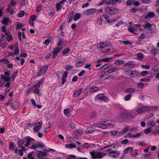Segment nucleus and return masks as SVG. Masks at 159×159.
I'll list each match as a JSON object with an SVG mask.
<instances>
[{"label": "nucleus", "instance_id": "20e7f679", "mask_svg": "<svg viewBox=\"0 0 159 159\" xmlns=\"http://www.w3.org/2000/svg\"><path fill=\"white\" fill-rule=\"evenodd\" d=\"M90 154L93 159L101 158L102 157L101 153L100 152H91Z\"/></svg>", "mask_w": 159, "mask_h": 159}, {"label": "nucleus", "instance_id": "7c9ffc66", "mask_svg": "<svg viewBox=\"0 0 159 159\" xmlns=\"http://www.w3.org/2000/svg\"><path fill=\"white\" fill-rule=\"evenodd\" d=\"M81 17L79 13H76L74 16L73 18V20L75 21H76L77 20L79 19Z\"/></svg>", "mask_w": 159, "mask_h": 159}, {"label": "nucleus", "instance_id": "69168bd1", "mask_svg": "<svg viewBox=\"0 0 159 159\" xmlns=\"http://www.w3.org/2000/svg\"><path fill=\"white\" fill-rule=\"evenodd\" d=\"M19 52V48L18 47H16L15 50L14 54L16 55H18Z\"/></svg>", "mask_w": 159, "mask_h": 159}, {"label": "nucleus", "instance_id": "09e8293b", "mask_svg": "<svg viewBox=\"0 0 159 159\" xmlns=\"http://www.w3.org/2000/svg\"><path fill=\"white\" fill-rule=\"evenodd\" d=\"M64 41L62 39L60 38H59V41L57 44L58 46H59L60 45H62L64 44Z\"/></svg>", "mask_w": 159, "mask_h": 159}, {"label": "nucleus", "instance_id": "1a4fd4ad", "mask_svg": "<svg viewBox=\"0 0 159 159\" xmlns=\"http://www.w3.org/2000/svg\"><path fill=\"white\" fill-rule=\"evenodd\" d=\"M10 75V74L8 72H5V75H1L2 79L3 80L5 81V82H7L9 81L10 80V78L9 77Z\"/></svg>", "mask_w": 159, "mask_h": 159}, {"label": "nucleus", "instance_id": "2f4dec72", "mask_svg": "<svg viewBox=\"0 0 159 159\" xmlns=\"http://www.w3.org/2000/svg\"><path fill=\"white\" fill-rule=\"evenodd\" d=\"M36 152L38 154V156L41 157H43L45 155V154L44 153L39 151H37Z\"/></svg>", "mask_w": 159, "mask_h": 159}, {"label": "nucleus", "instance_id": "473e14b6", "mask_svg": "<svg viewBox=\"0 0 159 159\" xmlns=\"http://www.w3.org/2000/svg\"><path fill=\"white\" fill-rule=\"evenodd\" d=\"M42 145L40 143L36 144L34 145H32L31 146L32 149H34L37 148H39L41 147Z\"/></svg>", "mask_w": 159, "mask_h": 159}, {"label": "nucleus", "instance_id": "6e6d98bb", "mask_svg": "<svg viewBox=\"0 0 159 159\" xmlns=\"http://www.w3.org/2000/svg\"><path fill=\"white\" fill-rule=\"evenodd\" d=\"M129 127L128 126H126L124 128L123 130L122 131V133L123 134H125L126 132L128 129H129Z\"/></svg>", "mask_w": 159, "mask_h": 159}, {"label": "nucleus", "instance_id": "f3484780", "mask_svg": "<svg viewBox=\"0 0 159 159\" xmlns=\"http://www.w3.org/2000/svg\"><path fill=\"white\" fill-rule=\"evenodd\" d=\"M155 15V13L153 11L149 12L148 13L147 16H145V18H147L148 17H153Z\"/></svg>", "mask_w": 159, "mask_h": 159}, {"label": "nucleus", "instance_id": "338daca9", "mask_svg": "<svg viewBox=\"0 0 159 159\" xmlns=\"http://www.w3.org/2000/svg\"><path fill=\"white\" fill-rule=\"evenodd\" d=\"M42 7V6L41 5H39L37 7L36 11V12L38 13L40 11Z\"/></svg>", "mask_w": 159, "mask_h": 159}, {"label": "nucleus", "instance_id": "9b49d317", "mask_svg": "<svg viewBox=\"0 0 159 159\" xmlns=\"http://www.w3.org/2000/svg\"><path fill=\"white\" fill-rule=\"evenodd\" d=\"M25 141H22V140H20L18 141V147L19 148H21L23 152L25 151V148L22 145L24 144Z\"/></svg>", "mask_w": 159, "mask_h": 159}, {"label": "nucleus", "instance_id": "a878e982", "mask_svg": "<svg viewBox=\"0 0 159 159\" xmlns=\"http://www.w3.org/2000/svg\"><path fill=\"white\" fill-rule=\"evenodd\" d=\"M7 45V43L5 42L4 41H2L1 39V42L0 43V46L3 48H5Z\"/></svg>", "mask_w": 159, "mask_h": 159}, {"label": "nucleus", "instance_id": "4c0bfd02", "mask_svg": "<svg viewBox=\"0 0 159 159\" xmlns=\"http://www.w3.org/2000/svg\"><path fill=\"white\" fill-rule=\"evenodd\" d=\"M82 133V130L79 129H77L75 131L74 134L76 135H78L81 134Z\"/></svg>", "mask_w": 159, "mask_h": 159}, {"label": "nucleus", "instance_id": "58836bf2", "mask_svg": "<svg viewBox=\"0 0 159 159\" xmlns=\"http://www.w3.org/2000/svg\"><path fill=\"white\" fill-rule=\"evenodd\" d=\"M66 148H75L76 147L75 145L72 143L66 144Z\"/></svg>", "mask_w": 159, "mask_h": 159}, {"label": "nucleus", "instance_id": "13d9d810", "mask_svg": "<svg viewBox=\"0 0 159 159\" xmlns=\"http://www.w3.org/2000/svg\"><path fill=\"white\" fill-rule=\"evenodd\" d=\"M24 14V12L23 11H20L18 14V16L19 17H23Z\"/></svg>", "mask_w": 159, "mask_h": 159}, {"label": "nucleus", "instance_id": "72a5a7b5", "mask_svg": "<svg viewBox=\"0 0 159 159\" xmlns=\"http://www.w3.org/2000/svg\"><path fill=\"white\" fill-rule=\"evenodd\" d=\"M117 70V68L116 67H113L112 68L108 69L107 70V72L108 73H111L116 71Z\"/></svg>", "mask_w": 159, "mask_h": 159}, {"label": "nucleus", "instance_id": "a211bd4d", "mask_svg": "<svg viewBox=\"0 0 159 159\" xmlns=\"http://www.w3.org/2000/svg\"><path fill=\"white\" fill-rule=\"evenodd\" d=\"M156 123L153 120H151L149 121L148 124L147 125L149 127L152 128V127L154 126L155 125Z\"/></svg>", "mask_w": 159, "mask_h": 159}, {"label": "nucleus", "instance_id": "864d4df0", "mask_svg": "<svg viewBox=\"0 0 159 159\" xmlns=\"http://www.w3.org/2000/svg\"><path fill=\"white\" fill-rule=\"evenodd\" d=\"M111 66V65L106 64L103 65L102 66V68H103V69H107Z\"/></svg>", "mask_w": 159, "mask_h": 159}, {"label": "nucleus", "instance_id": "8fccbe9b", "mask_svg": "<svg viewBox=\"0 0 159 159\" xmlns=\"http://www.w3.org/2000/svg\"><path fill=\"white\" fill-rule=\"evenodd\" d=\"M137 57L141 59L143 58V55L142 53H139L137 54Z\"/></svg>", "mask_w": 159, "mask_h": 159}, {"label": "nucleus", "instance_id": "7ed1b4c3", "mask_svg": "<svg viewBox=\"0 0 159 159\" xmlns=\"http://www.w3.org/2000/svg\"><path fill=\"white\" fill-rule=\"evenodd\" d=\"M100 125V127L102 129H104L107 128V126L110 125L111 123L109 122L108 121H101L98 123H97L95 125Z\"/></svg>", "mask_w": 159, "mask_h": 159}, {"label": "nucleus", "instance_id": "b1692460", "mask_svg": "<svg viewBox=\"0 0 159 159\" xmlns=\"http://www.w3.org/2000/svg\"><path fill=\"white\" fill-rule=\"evenodd\" d=\"M152 25L149 23H147L144 25V28L145 29H148L151 28Z\"/></svg>", "mask_w": 159, "mask_h": 159}, {"label": "nucleus", "instance_id": "5701e85b", "mask_svg": "<svg viewBox=\"0 0 159 159\" xmlns=\"http://www.w3.org/2000/svg\"><path fill=\"white\" fill-rule=\"evenodd\" d=\"M112 59V57H105L103 59H102L100 60H99L98 61V62H99L100 61H103L104 62H108L111 60Z\"/></svg>", "mask_w": 159, "mask_h": 159}, {"label": "nucleus", "instance_id": "6e6552de", "mask_svg": "<svg viewBox=\"0 0 159 159\" xmlns=\"http://www.w3.org/2000/svg\"><path fill=\"white\" fill-rule=\"evenodd\" d=\"M34 139L30 137H27L25 138V141H26V143L25 144L26 147H27L28 146L30 145L31 144H34Z\"/></svg>", "mask_w": 159, "mask_h": 159}, {"label": "nucleus", "instance_id": "4be33fe9", "mask_svg": "<svg viewBox=\"0 0 159 159\" xmlns=\"http://www.w3.org/2000/svg\"><path fill=\"white\" fill-rule=\"evenodd\" d=\"M124 66L125 67L127 66L128 68H134L135 66L134 64L130 63H125Z\"/></svg>", "mask_w": 159, "mask_h": 159}, {"label": "nucleus", "instance_id": "f257e3e1", "mask_svg": "<svg viewBox=\"0 0 159 159\" xmlns=\"http://www.w3.org/2000/svg\"><path fill=\"white\" fill-rule=\"evenodd\" d=\"M97 46L100 49L104 48L101 51L102 53H105L109 52L110 49L108 48L109 45L107 44V43L105 42H100L97 44Z\"/></svg>", "mask_w": 159, "mask_h": 159}, {"label": "nucleus", "instance_id": "393cba45", "mask_svg": "<svg viewBox=\"0 0 159 159\" xmlns=\"http://www.w3.org/2000/svg\"><path fill=\"white\" fill-rule=\"evenodd\" d=\"M124 62V61L120 59H118L115 61L114 63L116 65H119L123 64Z\"/></svg>", "mask_w": 159, "mask_h": 159}, {"label": "nucleus", "instance_id": "bb28decb", "mask_svg": "<svg viewBox=\"0 0 159 159\" xmlns=\"http://www.w3.org/2000/svg\"><path fill=\"white\" fill-rule=\"evenodd\" d=\"M158 107L156 106H149V111H151L156 110L158 108Z\"/></svg>", "mask_w": 159, "mask_h": 159}, {"label": "nucleus", "instance_id": "6ab92c4d", "mask_svg": "<svg viewBox=\"0 0 159 159\" xmlns=\"http://www.w3.org/2000/svg\"><path fill=\"white\" fill-rule=\"evenodd\" d=\"M126 114L127 115V118H128L129 119L134 118V116L133 115L132 112L129 111H126Z\"/></svg>", "mask_w": 159, "mask_h": 159}, {"label": "nucleus", "instance_id": "e433bc0d", "mask_svg": "<svg viewBox=\"0 0 159 159\" xmlns=\"http://www.w3.org/2000/svg\"><path fill=\"white\" fill-rule=\"evenodd\" d=\"M84 61H80L75 64V66L79 67L82 66L84 64Z\"/></svg>", "mask_w": 159, "mask_h": 159}, {"label": "nucleus", "instance_id": "412c9836", "mask_svg": "<svg viewBox=\"0 0 159 159\" xmlns=\"http://www.w3.org/2000/svg\"><path fill=\"white\" fill-rule=\"evenodd\" d=\"M136 89L132 88H128L126 89L125 90V92L128 93H130L131 92H134Z\"/></svg>", "mask_w": 159, "mask_h": 159}, {"label": "nucleus", "instance_id": "ddd939ff", "mask_svg": "<svg viewBox=\"0 0 159 159\" xmlns=\"http://www.w3.org/2000/svg\"><path fill=\"white\" fill-rule=\"evenodd\" d=\"M130 75L132 77L136 76L139 75V73L135 70H131L129 71Z\"/></svg>", "mask_w": 159, "mask_h": 159}, {"label": "nucleus", "instance_id": "de8ad7c7", "mask_svg": "<svg viewBox=\"0 0 159 159\" xmlns=\"http://www.w3.org/2000/svg\"><path fill=\"white\" fill-rule=\"evenodd\" d=\"M73 67L72 66L67 65L66 66L65 68L67 70H72L73 68Z\"/></svg>", "mask_w": 159, "mask_h": 159}, {"label": "nucleus", "instance_id": "37998d69", "mask_svg": "<svg viewBox=\"0 0 159 159\" xmlns=\"http://www.w3.org/2000/svg\"><path fill=\"white\" fill-rule=\"evenodd\" d=\"M136 111L138 114H141L143 113L142 107H140L137 108Z\"/></svg>", "mask_w": 159, "mask_h": 159}, {"label": "nucleus", "instance_id": "2eb2a0df", "mask_svg": "<svg viewBox=\"0 0 159 159\" xmlns=\"http://www.w3.org/2000/svg\"><path fill=\"white\" fill-rule=\"evenodd\" d=\"M121 134V132L120 131H116L115 130H114L113 131H111L110 132V134L111 135H115L116 134H117V136H119Z\"/></svg>", "mask_w": 159, "mask_h": 159}, {"label": "nucleus", "instance_id": "774afa93", "mask_svg": "<svg viewBox=\"0 0 159 159\" xmlns=\"http://www.w3.org/2000/svg\"><path fill=\"white\" fill-rule=\"evenodd\" d=\"M68 74V72L66 71L64 72L62 75V78H66L67 77V75Z\"/></svg>", "mask_w": 159, "mask_h": 159}, {"label": "nucleus", "instance_id": "052dcab7", "mask_svg": "<svg viewBox=\"0 0 159 159\" xmlns=\"http://www.w3.org/2000/svg\"><path fill=\"white\" fill-rule=\"evenodd\" d=\"M11 107L14 110H16L17 108V105L15 103H13L11 104Z\"/></svg>", "mask_w": 159, "mask_h": 159}, {"label": "nucleus", "instance_id": "39448f33", "mask_svg": "<svg viewBox=\"0 0 159 159\" xmlns=\"http://www.w3.org/2000/svg\"><path fill=\"white\" fill-rule=\"evenodd\" d=\"M48 68V66H43L41 68L38 72L37 76H40L44 74L47 71Z\"/></svg>", "mask_w": 159, "mask_h": 159}, {"label": "nucleus", "instance_id": "f704fd0d", "mask_svg": "<svg viewBox=\"0 0 159 159\" xmlns=\"http://www.w3.org/2000/svg\"><path fill=\"white\" fill-rule=\"evenodd\" d=\"M10 21V20L8 18H5L4 19L2 20V24L7 25L8 23Z\"/></svg>", "mask_w": 159, "mask_h": 159}, {"label": "nucleus", "instance_id": "603ef678", "mask_svg": "<svg viewBox=\"0 0 159 159\" xmlns=\"http://www.w3.org/2000/svg\"><path fill=\"white\" fill-rule=\"evenodd\" d=\"M56 7L57 11H58L61 8L62 6L59 3H57L56 5Z\"/></svg>", "mask_w": 159, "mask_h": 159}, {"label": "nucleus", "instance_id": "aec40b11", "mask_svg": "<svg viewBox=\"0 0 159 159\" xmlns=\"http://www.w3.org/2000/svg\"><path fill=\"white\" fill-rule=\"evenodd\" d=\"M151 52L152 55L155 56L157 54L159 53V50L158 49H153L151 50Z\"/></svg>", "mask_w": 159, "mask_h": 159}, {"label": "nucleus", "instance_id": "dca6fc26", "mask_svg": "<svg viewBox=\"0 0 159 159\" xmlns=\"http://www.w3.org/2000/svg\"><path fill=\"white\" fill-rule=\"evenodd\" d=\"M74 15V12L71 11L67 19V22L68 23L70 22L72 20Z\"/></svg>", "mask_w": 159, "mask_h": 159}, {"label": "nucleus", "instance_id": "a19ab883", "mask_svg": "<svg viewBox=\"0 0 159 159\" xmlns=\"http://www.w3.org/2000/svg\"><path fill=\"white\" fill-rule=\"evenodd\" d=\"M120 117L123 119H125L127 118V115L126 111L122 112L120 114Z\"/></svg>", "mask_w": 159, "mask_h": 159}, {"label": "nucleus", "instance_id": "49530a36", "mask_svg": "<svg viewBox=\"0 0 159 159\" xmlns=\"http://www.w3.org/2000/svg\"><path fill=\"white\" fill-rule=\"evenodd\" d=\"M70 49L69 48H67L63 50L62 51V53L63 55H65L68 53L70 52Z\"/></svg>", "mask_w": 159, "mask_h": 159}, {"label": "nucleus", "instance_id": "f03ea898", "mask_svg": "<svg viewBox=\"0 0 159 159\" xmlns=\"http://www.w3.org/2000/svg\"><path fill=\"white\" fill-rule=\"evenodd\" d=\"M105 10L106 12L110 15L115 14L119 11V10L118 9L111 7H106Z\"/></svg>", "mask_w": 159, "mask_h": 159}, {"label": "nucleus", "instance_id": "79ce46f5", "mask_svg": "<svg viewBox=\"0 0 159 159\" xmlns=\"http://www.w3.org/2000/svg\"><path fill=\"white\" fill-rule=\"evenodd\" d=\"M152 131V129L151 128H148L147 129L144 130V132L145 134H147L149 133L150 132Z\"/></svg>", "mask_w": 159, "mask_h": 159}, {"label": "nucleus", "instance_id": "423d86ee", "mask_svg": "<svg viewBox=\"0 0 159 159\" xmlns=\"http://www.w3.org/2000/svg\"><path fill=\"white\" fill-rule=\"evenodd\" d=\"M42 122H35L33 124L35 125V126L33 128V130L35 132L39 131L42 128Z\"/></svg>", "mask_w": 159, "mask_h": 159}, {"label": "nucleus", "instance_id": "9d476101", "mask_svg": "<svg viewBox=\"0 0 159 159\" xmlns=\"http://www.w3.org/2000/svg\"><path fill=\"white\" fill-rule=\"evenodd\" d=\"M61 47H57L53 49V52L52 54V58H55L57 56L59 52L61 50Z\"/></svg>", "mask_w": 159, "mask_h": 159}, {"label": "nucleus", "instance_id": "bf43d9fd", "mask_svg": "<svg viewBox=\"0 0 159 159\" xmlns=\"http://www.w3.org/2000/svg\"><path fill=\"white\" fill-rule=\"evenodd\" d=\"M131 95L130 94H128L127 96H125V100L126 101H129L130 100L131 98Z\"/></svg>", "mask_w": 159, "mask_h": 159}, {"label": "nucleus", "instance_id": "680f3d73", "mask_svg": "<svg viewBox=\"0 0 159 159\" xmlns=\"http://www.w3.org/2000/svg\"><path fill=\"white\" fill-rule=\"evenodd\" d=\"M91 145L90 144L86 143L85 144H84L82 145V146L84 148H88Z\"/></svg>", "mask_w": 159, "mask_h": 159}, {"label": "nucleus", "instance_id": "5fc2aeb1", "mask_svg": "<svg viewBox=\"0 0 159 159\" xmlns=\"http://www.w3.org/2000/svg\"><path fill=\"white\" fill-rule=\"evenodd\" d=\"M94 131V129L93 128L90 129L89 128H88L87 129L86 131L87 132L91 133Z\"/></svg>", "mask_w": 159, "mask_h": 159}, {"label": "nucleus", "instance_id": "c85d7f7f", "mask_svg": "<svg viewBox=\"0 0 159 159\" xmlns=\"http://www.w3.org/2000/svg\"><path fill=\"white\" fill-rule=\"evenodd\" d=\"M133 148L132 147H129L126 148L124 151L125 153H127L129 152H132L133 151Z\"/></svg>", "mask_w": 159, "mask_h": 159}, {"label": "nucleus", "instance_id": "cd10ccee", "mask_svg": "<svg viewBox=\"0 0 159 159\" xmlns=\"http://www.w3.org/2000/svg\"><path fill=\"white\" fill-rule=\"evenodd\" d=\"M82 89H79L77 91H76L74 93V95L75 97L78 96L82 92Z\"/></svg>", "mask_w": 159, "mask_h": 159}, {"label": "nucleus", "instance_id": "4d7b16f0", "mask_svg": "<svg viewBox=\"0 0 159 159\" xmlns=\"http://www.w3.org/2000/svg\"><path fill=\"white\" fill-rule=\"evenodd\" d=\"M6 39L8 41H10L12 40V37L10 35H7L6 38Z\"/></svg>", "mask_w": 159, "mask_h": 159}, {"label": "nucleus", "instance_id": "c03bdc74", "mask_svg": "<svg viewBox=\"0 0 159 159\" xmlns=\"http://www.w3.org/2000/svg\"><path fill=\"white\" fill-rule=\"evenodd\" d=\"M135 30V29L132 27H130L128 28V31H129L134 33L135 35H137V34L134 32Z\"/></svg>", "mask_w": 159, "mask_h": 159}, {"label": "nucleus", "instance_id": "0eeeda50", "mask_svg": "<svg viewBox=\"0 0 159 159\" xmlns=\"http://www.w3.org/2000/svg\"><path fill=\"white\" fill-rule=\"evenodd\" d=\"M96 98L97 99L101 100H102L103 101L106 102H107L108 101V98L106 96H104L102 94H100L97 95L96 96Z\"/></svg>", "mask_w": 159, "mask_h": 159}, {"label": "nucleus", "instance_id": "e2e57ef3", "mask_svg": "<svg viewBox=\"0 0 159 159\" xmlns=\"http://www.w3.org/2000/svg\"><path fill=\"white\" fill-rule=\"evenodd\" d=\"M138 10V9L136 7H132L130 9V11L133 13L136 12Z\"/></svg>", "mask_w": 159, "mask_h": 159}, {"label": "nucleus", "instance_id": "c9c22d12", "mask_svg": "<svg viewBox=\"0 0 159 159\" xmlns=\"http://www.w3.org/2000/svg\"><path fill=\"white\" fill-rule=\"evenodd\" d=\"M90 91L92 92H94L99 90V88L97 87H93L90 89Z\"/></svg>", "mask_w": 159, "mask_h": 159}, {"label": "nucleus", "instance_id": "0e129e2a", "mask_svg": "<svg viewBox=\"0 0 159 159\" xmlns=\"http://www.w3.org/2000/svg\"><path fill=\"white\" fill-rule=\"evenodd\" d=\"M70 109L69 108L66 109H65L64 111V113L65 115H66L70 113Z\"/></svg>", "mask_w": 159, "mask_h": 159}, {"label": "nucleus", "instance_id": "f8f14e48", "mask_svg": "<svg viewBox=\"0 0 159 159\" xmlns=\"http://www.w3.org/2000/svg\"><path fill=\"white\" fill-rule=\"evenodd\" d=\"M96 10L94 9H91L84 11V13L86 15H89L95 13Z\"/></svg>", "mask_w": 159, "mask_h": 159}, {"label": "nucleus", "instance_id": "c756f323", "mask_svg": "<svg viewBox=\"0 0 159 159\" xmlns=\"http://www.w3.org/2000/svg\"><path fill=\"white\" fill-rule=\"evenodd\" d=\"M142 108L143 113L149 111L148 106H143Z\"/></svg>", "mask_w": 159, "mask_h": 159}, {"label": "nucleus", "instance_id": "ea45409f", "mask_svg": "<svg viewBox=\"0 0 159 159\" xmlns=\"http://www.w3.org/2000/svg\"><path fill=\"white\" fill-rule=\"evenodd\" d=\"M11 7H12L9 6L7 9V11H8L11 15L13 14L14 13V11L12 10Z\"/></svg>", "mask_w": 159, "mask_h": 159}, {"label": "nucleus", "instance_id": "4468645a", "mask_svg": "<svg viewBox=\"0 0 159 159\" xmlns=\"http://www.w3.org/2000/svg\"><path fill=\"white\" fill-rule=\"evenodd\" d=\"M109 156L113 157H117L119 156V154L116 151H112L109 153Z\"/></svg>", "mask_w": 159, "mask_h": 159}, {"label": "nucleus", "instance_id": "a18cd8bd", "mask_svg": "<svg viewBox=\"0 0 159 159\" xmlns=\"http://www.w3.org/2000/svg\"><path fill=\"white\" fill-rule=\"evenodd\" d=\"M34 153L33 152H32L28 154L27 156V157L29 159H34V157H32V154Z\"/></svg>", "mask_w": 159, "mask_h": 159}, {"label": "nucleus", "instance_id": "3c124183", "mask_svg": "<svg viewBox=\"0 0 159 159\" xmlns=\"http://www.w3.org/2000/svg\"><path fill=\"white\" fill-rule=\"evenodd\" d=\"M9 148L11 150H13L14 148V146L13 144V143L11 142H10Z\"/></svg>", "mask_w": 159, "mask_h": 159}]
</instances>
